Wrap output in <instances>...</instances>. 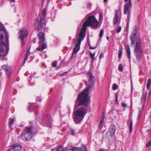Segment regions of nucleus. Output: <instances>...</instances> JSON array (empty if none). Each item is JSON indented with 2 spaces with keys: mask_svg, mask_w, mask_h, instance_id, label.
I'll list each match as a JSON object with an SVG mask.
<instances>
[{
  "mask_svg": "<svg viewBox=\"0 0 151 151\" xmlns=\"http://www.w3.org/2000/svg\"><path fill=\"white\" fill-rule=\"evenodd\" d=\"M89 78L88 79L89 85L83 91L77 95L75 104V108H77L78 106L83 105L85 107L88 106L91 103V99L89 95V89H92L94 86L95 79L92 74L88 73Z\"/></svg>",
  "mask_w": 151,
  "mask_h": 151,
  "instance_id": "nucleus-1",
  "label": "nucleus"
},
{
  "mask_svg": "<svg viewBox=\"0 0 151 151\" xmlns=\"http://www.w3.org/2000/svg\"><path fill=\"white\" fill-rule=\"evenodd\" d=\"M99 22L96 19L94 15H90L87 18L83 23L80 32L86 35V32L88 26H89L92 28L96 29L98 28Z\"/></svg>",
  "mask_w": 151,
  "mask_h": 151,
  "instance_id": "nucleus-2",
  "label": "nucleus"
},
{
  "mask_svg": "<svg viewBox=\"0 0 151 151\" xmlns=\"http://www.w3.org/2000/svg\"><path fill=\"white\" fill-rule=\"evenodd\" d=\"M37 132L38 129L32 126L27 127L19 137L24 141H29L32 137V136L36 134Z\"/></svg>",
  "mask_w": 151,
  "mask_h": 151,
  "instance_id": "nucleus-3",
  "label": "nucleus"
},
{
  "mask_svg": "<svg viewBox=\"0 0 151 151\" xmlns=\"http://www.w3.org/2000/svg\"><path fill=\"white\" fill-rule=\"evenodd\" d=\"M87 107H85L83 105H81L78 106L77 108H76L75 107V105H74V109H77L78 107L80 106H84V107H81L78 108L76 111L75 114L74 116V120L76 124L80 123L83 120L84 116L87 113V110L86 108Z\"/></svg>",
  "mask_w": 151,
  "mask_h": 151,
  "instance_id": "nucleus-4",
  "label": "nucleus"
},
{
  "mask_svg": "<svg viewBox=\"0 0 151 151\" xmlns=\"http://www.w3.org/2000/svg\"><path fill=\"white\" fill-rule=\"evenodd\" d=\"M86 35L80 32L76 36V38H73V43H75V47L73 51L71 58H72L74 54H76L80 50V46L81 41L84 39Z\"/></svg>",
  "mask_w": 151,
  "mask_h": 151,
  "instance_id": "nucleus-5",
  "label": "nucleus"
},
{
  "mask_svg": "<svg viewBox=\"0 0 151 151\" xmlns=\"http://www.w3.org/2000/svg\"><path fill=\"white\" fill-rule=\"evenodd\" d=\"M37 36L39 38V47L37 48L36 50L42 51L47 47L45 35L44 33L41 32L38 34Z\"/></svg>",
  "mask_w": 151,
  "mask_h": 151,
  "instance_id": "nucleus-6",
  "label": "nucleus"
},
{
  "mask_svg": "<svg viewBox=\"0 0 151 151\" xmlns=\"http://www.w3.org/2000/svg\"><path fill=\"white\" fill-rule=\"evenodd\" d=\"M136 46L134 47V53L136 55L137 61H140L142 58L143 52L141 47L142 41L140 40H137L136 42Z\"/></svg>",
  "mask_w": 151,
  "mask_h": 151,
  "instance_id": "nucleus-7",
  "label": "nucleus"
},
{
  "mask_svg": "<svg viewBox=\"0 0 151 151\" xmlns=\"http://www.w3.org/2000/svg\"><path fill=\"white\" fill-rule=\"evenodd\" d=\"M42 124L45 126L51 128L52 127V120L50 114H47L44 116L42 122Z\"/></svg>",
  "mask_w": 151,
  "mask_h": 151,
  "instance_id": "nucleus-8",
  "label": "nucleus"
},
{
  "mask_svg": "<svg viewBox=\"0 0 151 151\" xmlns=\"http://www.w3.org/2000/svg\"><path fill=\"white\" fill-rule=\"evenodd\" d=\"M132 4L131 3V0H129V2L127 3L124 6V14H127L128 13L127 19L129 20L130 15L131 11L130 10L132 9Z\"/></svg>",
  "mask_w": 151,
  "mask_h": 151,
  "instance_id": "nucleus-9",
  "label": "nucleus"
},
{
  "mask_svg": "<svg viewBox=\"0 0 151 151\" xmlns=\"http://www.w3.org/2000/svg\"><path fill=\"white\" fill-rule=\"evenodd\" d=\"M40 18V16H38L35 23V29L38 32L42 31L44 22V20H42Z\"/></svg>",
  "mask_w": 151,
  "mask_h": 151,
  "instance_id": "nucleus-10",
  "label": "nucleus"
},
{
  "mask_svg": "<svg viewBox=\"0 0 151 151\" xmlns=\"http://www.w3.org/2000/svg\"><path fill=\"white\" fill-rule=\"evenodd\" d=\"M8 50V46L4 42H1L0 44V56H3L6 55Z\"/></svg>",
  "mask_w": 151,
  "mask_h": 151,
  "instance_id": "nucleus-11",
  "label": "nucleus"
},
{
  "mask_svg": "<svg viewBox=\"0 0 151 151\" xmlns=\"http://www.w3.org/2000/svg\"><path fill=\"white\" fill-rule=\"evenodd\" d=\"M19 34L20 35L19 38L21 41V45L23 46L24 44V39L27 35L28 32L26 29H24L21 30L19 32Z\"/></svg>",
  "mask_w": 151,
  "mask_h": 151,
  "instance_id": "nucleus-12",
  "label": "nucleus"
},
{
  "mask_svg": "<svg viewBox=\"0 0 151 151\" xmlns=\"http://www.w3.org/2000/svg\"><path fill=\"white\" fill-rule=\"evenodd\" d=\"M139 28L138 27L135 26L134 27L133 33L130 36V40L131 41V44L133 45H134L136 37L137 36V34Z\"/></svg>",
  "mask_w": 151,
  "mask_h": 151,
  "instance_id": "nucleus-13",
  "label": "nucleus"
},
{
  "mask_svg": "<svg viewBox=\"0 0 151 151\" xmlns=\"http://www.w3.org/2000/svg\"><path fill=\"white\" fill-rule=\"evenodd\" d=\"M116 127L115 125L112 124L111 125L109 129V131L106 133V135L107 137H109L108 134L110 133L109 136L112 137L115 135L116 131Z\"/></svg>",
  "mask_w": 151,
  "mask_h": 151,
  "instance_id": "nucleus-14",
  "label": "nucleus"
},
{
  "mask_svg": "<svg viewBox=\"0 0 151 151\" xmlns=\"http://www.w3.org/2000/svg\"><path fill=\"white\" fill-rule=\"evenodd\" d=\"M2 68L4 70L7 77H10L12 74L11 67L8 65H4L2 66Z\"/></svg>",
  "mask_w": 151,
  "mask_h": 151,
  "instance_id": "nucleus-15",
  "label": "nucleus"
},
{
  "mask_svg": "<svg viewBox=\"0 0 151 151\" xmlns=\"http://www.w3.org/2000/svg\"><path fill=\"white\" fill-rule=\"evenodd\" d=\"M10 147L12 151H19L22 148L21 146L17 143L12 145Z\"/></svg>",
  "mask_w": 151,
  "mask_h": 151,
  "instance_id": "nucleus-16",
  "label": "nucleus"
},
{
  "mask_svg": "<svg viewBox=\"0 0 151 151\" xmlns=\"http://www.w3.org/2000/svg\"><path fill=\"white\" fill-rule=\"evenodd\" d=\"M119 12V11L118 10H116L115 11V15L113 20V24L114 25L116 24L118 22Z\"/></svg>",
  "mask_w": 151,
  "mask_h": 151,
  "instance_id": "nucleus-17",
  "label": "nucleus"
},
{
  "mask_svg": "<svg viewBox=\"0 0 151 151\" xmlns=\"http://www.w3.org/2000/svg\"><path fill=\"white\" fill-rule=\"evenodd\" d=\"M39 107V105H37L35 103H31L28 108V110L29 111L31 112L34 110L37 109Z\"/></svg>",
  "mask_w": 151,
  "mask_h": 151,
  "instance_id": "nucleus-18",
  "label": "nucleus"
},
{
  "mask_svg": "<svg viewBox=\"0 0 151 151\" xmlns=\"http://www.w3.org/2000/svg\"><path fill=\"white\" fill-rule=\"evenodd\" d=\"M127 55V58L128 59L129 62H131V51L129 46L127 45L126 47Z\"/></svg>",
  "mask_w": 151,
  "mask_h": 151,
  "instance_id": "nucleus-19",
  "label": "nucleus"
},
{
  "mask_svg": "<svg viewBox=\"0 0 151 151\" xmlns=\"http://www.w3.org/2000/svg\"><path fill=\"white\" fill-rule=\"evenodd\" d=\"M147 94V93L145 94L144 92H143L141 96V103H142L143 105H144L146 103V99Z\"/></svg>",
  "mask_w": 151,
  "mask_h": 151,
  "instance_id": "nucleus-20",
  "label": "nucleus"
},
{
  "mask_svg": "<svg viewBox=\"0 0 151 151\" xmlns=\"http://www.w3.org/2000/svg\"><path fill=\"white\" fill-rule=\"evenodd\" d=\"M46 9L45 8H44L42 12V15H39L38 16H40L41 17L40 19H42V20H44L45 18L46 17Z\"/></svg>",
  "mask_w": 151,
  "mask_h": 151,
  "instance_id": "nucleus-21",
  "label": "nucleus"
},
{
  "mask_svg": "<svg viewBox=\"0 0 151 151\" xmlns=\"http://www.w3.org/2000/svg\"><path fill=\"white\" fill-rule=\"evenodd\" d=\"M54 151H65V149L63 146H60L57 148L55 149Z\"/></svg>",
  "mask_w": 151,
  "mask_h": 151,
  "instance_id": "nucleus-22",
  "label": "nucleus"
},
{
  "mask_svg": "<svg viewBox=\"0 0 151 151\" xmlns=\"http://www.w3.org/2000/svg\"><path fill=\"white\" fill-rule=\"evenodd\" d=\"M132 123H133V122L132 120V119H131L130 120V122L129 124V132L131 133L133 129V127H132Z\"/></svg>",
  "mask_w": 151,
  "mask_h": 151,
  "instance_id": "nucleus-23",
  "label": "nucleus"
},
{
  "mask_svg": "<svg viewBox=\"0 0 151 151\" xmlns=\"http://www.w3.org/2000/svg\"><path fill=\"white\" fill-rule=\"evenodd\" d=\"M89 54L90 55V57L91 58V62H93V60L94 59V56L95 55V52L93 54L90 51L89 52Z\"/></svg>",
  "mask_w": 151,
  "mask_h": 151,
  "instance_id": "nucleus-24",
  "label": "nucleus"
},
{
  "mask_svg": "<svg viewBox=\"0 0 151 151\" xmlns=\"http://www.w3.org/2000/svg\"><path fill=\"white\" fill-rule=\"evenodd\" d=\"M104 32V29H101L100 30L99 35L100 38H101L102 37L103 35Z\"/></svg>",
  "mask_w": 151,
  "mask_h": 151,
  "instance_id": "nucleus-25",
  "label": "nucleus"
},
{
  "mask_svg": "<svg viewBox=\"0 0 151 151\" xmlns=\"http://www.w3.org/2000/svg\"><path fill=\"white\" fill-rule=\"evenodd\" d=\"M119 93V92H116V93L115 95V98L116 99L115 100V102H116V104H119V102L118 101V94Z\"/></svg>",
  "mask_w": 151,
  "mask_h": 151,
  "instance_id": "nucleus-26",
  "label": "nucleus"
},
{
  "mask_svg": "<svg viewBox=\"0 0 151 151\" xmlns=\"http://www.w3.org/2000/svg\"><path fill=\"white\" fill-rule=\"evenodd\" d=\"M118 87V85L115 83H114L112 86V89L113 90H116L117 89Z\"/></svg>",
  "mask_w": 151,
  "mask_h": 151,
  "instance_id": "nucleus-27",
  "label": "nucleus"
},
{
  "mask_svg": "<svg viewBox=\"0 0 151 151\" xmlns=\"http://www.w3.org/2000/svg\"><path fill=\"white\" fill-rule=\"evenodd\" d=\"M57 64V61L55 60L53 61L52 64V66L53 68L56 67Z\"/></svg>",
  "mask_w": 151,
  "mask_h": 151,
  "instance_id": "nucleus-28",
  "label": "nucleus"
},
{
  "mask_svg": "<svg viewBox=\"0 0 151 151\" xmlns=\"http://www.w3.org/2000/svg\"><path fill=\"white\" fill-rule=\"evenodd\" d=\"M70 130L71 131L70 133L72 136H75L76 135L75 131L74 129H71Z\"/></svg>",
  "mask_w": 151,
  "mask_h": 151,
  "instance_id": "nucleus-29",
  "label": "nucleus"
},
{
  "mask_svg": "<svg viewBox=\"0 0 151 151\" xmlns=\"http://www.w3.org/2000/svg\"><path fill=\"white\" fill-rule=\"evenodd\" d=\"M104 114L103 113L102 115L101 116V118L100 123H101V124H103L104 122Z\"/></svg>",
  "mask_w": 151,
  "mask_h": 151,
  "instance_id": "nucleus-30",
  "label": "nucleus"
},
{
  "mask_svg": "<svg viewBox=\"0 0 151 151\" xmlns=\"http://www.w3.org/2000/svg\"><path fill=\"white\" fill-rule=\"evenodd\" d=\"M98 43H99V42H98L97 44V45H96V46L95 47H91V45H90V43H88V45L89 46V47H90V48L91 49V50H93V49H96L97 47V45H98Z\"/></svg>",
  "mask_w": 151,
  "mask_h": 151,
  "instance_id": "nucleus-31",
  "label": "nucleus"
},
{
  "mask_svg": "<svg viewBox=\"0 0 151 151\" xmlns=\"http://www.w3.org/2000/svg\"><path fill=\"white\" fill-rule=\"evenodd\" d=\"M98 43H99V42H98L97 44V45H96V46L95 47H91V45H90V43H88V45L89 46V47H90V48L91 49V50H93V49H96L97 47V45H98Z\"/></svg>",
  "mask_w": 151,
  "mask_h": 151,
  "instance_id": "nucleus-32",
  "label": "nucleus"
},
{
  "mask_svg": "<svg viewBox=\"0 0 151 151\" xmlns=\"http://www.w3.org/2000/svg\"><path fill=\"white\" fill-rule=\"evenodd\" d=\"M118 69L121 72H122L123 71V67L122 64H119L118 66Z\"/></svg>",
  "mask_w": 151,
  "mask_h": 151,
  "instance_id": "nucleus-33",
  "label": "nucleus"
},
{
  "mask_svg": "<svg viewBox=\"0 0 151 151\" xmlns=\"http://www.w3.org/2000/svg\"><path fill=\"white\" fill-rule=\"evenodd\" d=\"M73 151H82L81 149L77 147H75L74 148H72Z\"/></svg>",
  "mask_w": 151,
  "mask_h": 151,
  "instance_id": "nucleus-34",
  "label": "nucleus"
},
{
  "mask_svg": "<svg viewBox=\"0 0 151 151\" xmlns=\"http://www.w3.org/2000/svg\"><path fill=\"white\" fill-rule=\"evenodd\" d=\"M123 52L121 51H119L118 52V58L120 59L122 58Z\"/></svg>",
  "mask_w": 151,
  "mask_h": 151,
  "instance_id": "nucleus-35",
  "label": "nucleus"
},
{
  "mask_svg": "<svg viewBox=\"0 0 151 151\" xmlns=\"http://www.w3.org/2000/svg\"><path fill=\"white\" fill-rule=\"evenodd\" d=\"M81 150L82 151H88L86 147L84 145L82 147Z\"/></svg>",
  "mask_w": 151,
  "mask_h": 151,
  "instance_id": "nucleus-36",
  "label": "nucleus"
},
{
  "mask_svg": "<svg viewBox=\"0 0 151 151\" xmlns=\"http://www.w3.org/2000/svg\"><path fill=\"white\" fill-rule=\"evenodd\" d=\"M146 147H149L151 146V140H150L149 142L146 144Z\"/></svg>",
  "mask_w": 151,
  "mask_h": 151,
  "instance_id": "nucleus-37",
  "label": "nucleus"
},
{
  "mask_svg": "<svg viewBox=\"0 0 151 151\" xmlns=\"http://www.w3.org/2000/svg\"><path fill=\"white\" fill-rule=\"evenodd\" d=\"M4 29H5V28L4 25L2 23H0V29L4 30Z\"/></svg>",
  "mask_w": 151,
  "mask_h": 151,
  "instance_id": "nucleus-38",
  "label": "nucleus"
},
{
  "mask_svg": "<svg viewBox=\"0 0 151 151\" xmlns=\"http://www.w3.org/2000/svg\"><path fill=\"white\" fill-rule=\"evenodd\" d=\"M4 36L3 34H1L0 32V42L2 41V39H3Z\"/></svg>",
  "mask_w": 151,
  "mask_h": 151,
  "instance_id": "nucleus-39",
  "label": "nucleus"
},
{
  "mask_svg": "<svg viewBox=\"0 0 151 151\" xmlns=\"http://www.w3.org/2000/svg\"><path fill=\"white\" fill-rule=\"evenodd\" d=\"M121 26L119 27L117 29L116 32L117 33H119L121 31Z\"/></svg>",
  "mask_w": 151,
  "mask_h": 151,
  "instance_id": "nucleus-40",
  "label": "nucleus"
},
{
  "mask_svg": "<svg viewBox=\"0 0 151 151\" xmlns=\"http://www.w3.org/2000/svg\"><path fill=\"white\" fill-rule=\"evenodd\" d=\"M28 57L25 56V58L24 59V60L23 61V64H24L25 63L26 61L27 60L28 58Z\"/></svg>",
  "mask_w": 151,
  "mask_h": 151,
  "instance_id": "nucleus-41",
  "label": "nucleus"
},
{
  "mask_svg": "<svg viewBox=\"0 0 151 151\" xmlns=\"http://www.w3.org/2000/svg\"><path fill=\"white\" fill-rule=\"evenodd\" d=\"M141 115H142V113L141 112L140 110L138 112V116L137 117V119L138 120L139 119L140 116H141Z\"/></svg>",
  "mask_w": 151,
  "mask_h": 151,
  "instance_id": "nucleus-42",
  "label": "nucleus"
},
{
  "mask_svg": "<svg viewBox=\"0 0 151 151\" xmlns=\"http://www.w3.org/2000/svg\"><path fill=\"white\" fill-rule=\"evenodd\" d=\"M147 84L151 85V79L150 78H149L148 79Z\"/></svg>",
  "mask_w": 151,
  "mask_h": 151,
  "instance_id": "nucleus-43",
  "label": "nucleus"
},
{
  "mask_svg": "<svg viewBox=\"0 0 151 151\" xmlns=\"http://www.w3.org/2000/svg\"><path fill=\"white\" fill-rule=\"evenodd\" d=\"M127 106V105L125 103H122V107L124 108L126 107Z\"/></svg>",
  "mask_w": 151,
  "mask_h": 151,
  "instance_id": "nucleus-44",
  "label": "nucleus"
},
{
  "mask_svg": "<svg viewBox=\"0 0 151 151\" xmlns=\"http://www.w3.org/2000/svg\"><path fill=\"white\" fill-rule=\"evenodd\" d=\"M30 53V52L29 50H28L27 52L26 53L25 55V56L28 57Z\"/></svg>",
  "mask_w": 151,
  "mask_h": 151,
  "instance_id": "nucleus-45",
  "label": "nucleus"
},
{
  "mask_svg": "<svg viewBox=\"0 0 151 151\" xmlns=\"http://www.w3.org/2000/svg\"><path fill=\"white\" fill-rule=\"evenodd\" d=\"M101 19H103V15L101 14H99V20H101Z\"/></svg>",
  "mask_w": 151,
  "mask_h": 151,
  "instance_id": "nucleus-46",
  "label": "nucleus"
},
{
  "mask_svg": "<svg viewBox=\"0 0 151 151\" xmlns=\"http://www.w3.org/2000/svg\"><path fill=\"white\" fill-rule=\"evenodd\" d=\"M104 57V54L102 52H101L100 53V56L99 57L100 59H101L102 58H103Z\"/></svg>",
  "mask_w": 151,
  "mask_h": 151,
  "instance_id": "nucleus-47",
  "label": "nucleus"
},
{
  "mask_svg": "<svg viewBox=\"0 0 151 151\" xmlns=\"http://www.w3.org/2000/svg\"><path fill=\"white\" fill-rule=\"evenodd\" d=\"M13 123V122L10 121L9 124V127H11Z\"/></svg>",
  "mask_w": 151,
  "mask_h": 151,
  "instance_id": "nucleus-48",
  "label": "nucleus"
},
{
  "mask_svg": "<svg viewBox=\"0 0 151 151\" xmlns=\"http://www.w3.org/2000/svg\"><path fill=\"white\" fill-rule=\"evenodd\" d=\"M83 86V84L82 83H80V86L79 87V89H80Z\"/></svg>",
  "mask_w": 151,
  "mask_h": 151,
  "instance_id": "nucleus-49",
  "label": "nucleus"
},
{
  "mask_svg": "<svg viewBox=\"0 0 151 151\" xmlns=\"http://www.w3.org/2000/svg\"><path fill=\"white\" fill-rule=\"evenodd\" d=\"M36 100L40 102L42 100L41 98H40L39 97H38L37 99Z\"/></svg>",
  "mask_w": 151,
  "mask_h": 151,
  "instance_id": "nucleus-50",
  "label": "nucleus"
},
{
  "mask_svg": "<svg viewBox=\"0 0 151 151\" xmlns=\"http://www.w3.org/2000/svg\"><path fill=\"white\" fill-rule=\"evenodd\" d=\"M5 37H6V40H8V35L7 34H6Z\"/></svg>",
  "mask_w": 151,
  "mask_h": 151,
  "instance_id": "nucleus-51",
  "label": "nucleus"
},
{
  "mask_svg": "<svg viewBox=\"0 0 151 151\" xmlns=\"http://www.w3.org/2000/svg\"><path fill=\"white\" fill-rule=\"evenodd\" d=\"M150 85L147 84V88L148 90H149L150 88Z\"/></svg>",
  "mask_w": 151,
  "mask_h": 151,
  "instance_id": "nucleus-52",
  "label": "nucleus"
},
{
  "mask_svg": "<svg viewBox=\"0 0 151 151\" xmlns=\"http://www.w3.org/2000/svg\"><path fill=\"white\" fill-rule=\"evenodd\" d=\"M64 62H63V61H61L60 63V66H59V67L60 68L61 67V65H62V64H64Z\"/></svg>",
  "mask_w": 151,
  "mask_h": 151,
  "instance_id": "nucleus-53",
  "label": "nucleus"
},
{
  "mask_svg": "<svg viewBox=\"0 0 151 151\" xmlns=\"http://www.w3.org/2000/svg\"><path fill=\"white\" fill-rule=\"evenodd\" d=\"M102 124H101V123H100V124H99V129H101L102 127Z\"/></svg>",
  "mask_w": 151,
  "mask_h": 151,
  "instance_id": "nucleus-54",
  "label": "nucleus"
},
{
  "mask_svg": "<svg viewBox=\"0 0 151 151\" xmlns=\"http://www.w3.org/2000/svg\"><path fill=\"white\" fill-rule=\"evenodd\" d=\"M129 22H128L127 23V25H126V28L127 29H129Z\"/></svg>",
  "mask_w": 151,
  "mask_h": 151,
  "instance_id": "nucleus-55",
  "label": "nucleus"
},
{
  "mask_svg": "<svg viewBox=\"0 0 151 151\" xmlns=\"http://www.w3.org/2000/svg\"><path fill=\"white\" fill-rule=\"evenodd\" d=\"M123 49L122 48V47L119 51H122L123 52Z\"/></svg>",
  "mask_w": 151,
  "mask_h": 151,
  "instance_id": "nucleus-56",
  "label": "nucleus"
},
{
  "mask_svg": "<svg viewBox=\"0 0 151 151\" xmlns=\"http://www.w3.org/2000/svg\"><path fill=\"white\" fill-rule=\"evenodd\" d=\"M15 0H9V1H10L11 2H13L14 3L15 2Z\"/></svg>",
  "mask_w": 151,
  "mask_h": 151,
  "instance_id": "nucleus-57",
  "label": "nucleus"
},
{
  "mask_svg": "<svg viewBox=\"0 0 151 151\" xmlns=\"http://www.w3.org/2000/svg\"><path fill=\"white\" fill-rule=\"evenodd\" d=\"M61 1L60 0H57V2L58 3H60L61 2Z\"/></svg>",
  "mask_w": 151,
  "mask_h": 151,
  "instance_id": "nucleus-58",
  "label": "nucleus"
},
{
  "mask_svg": "<svg viewBox=\"0 0 151 151\" xmlns=\"http://www.w3.org/2000/svg\"><path fill=\"white\" fill-rule=\"evenodd\" d=\"M106 38L108 41H109V36H107L106 37Z\"/></svg>",
  "mask_w": 151,
  "mask_h": 151,
  "instance_id": "nucleus-59",
  "label": "nucleus"
},
{
  "mask_svg": "<svg viewBox=\"0 0 151 151\" xmlns=\"http://www.w3.org/2000/svg\"><path fill=\"white\" fill-rule=\"evenodd\" d=\"M151 94V91H150L149 93L148 96H150Z\"/></svg>",
  "mask_w": 151,
  "mask_h": 151,
  "instance_id": "nucleus-60",
  "label": "nucleus"
},
{
  "mask_svg": "<svg viewBox=\"0 0 151 151\" xmlns=\"http://www.w3.org/2000/svg\"><path fill=\"white\" fill-rule=\"evenodd\" d=\"M15 119L14 118L12 119V120L11 121L13 122L14 123V122L15 121Z\"/></svg>",
  "mask_w": 151,
  "mask_h": 151,
  "instance_id": "nucleus-61",
  "label": "nucleus"
},
{
  "mask_svg": "<svg viewBox=\"0 0 151 151\" xmlns=\"http://www.w3.org/2000/svg\"><path fill=\"white\" fill-rule=\"evenodd\" d=\"M99 151H104V149H101L99 150Z\"/></svg>",
  "mask_w": 151,
  "mask_h": 151,
  "instance_id": "nucleus-62",
  "label": "nucleus"
},
{
  "mask_svg": "<svg viewBox=\"0 0 151 151\" xmlns=\"http://www.w3.org/2000/svg\"><path fill=\"white\" fill-rule=\"evenodd\" d=\"M87 43H90L89 40V38L88 39V40H87Z\"/></svg>",
  "mask_w": 151,
  "mask_h": 151,
  "instance_id": "nucleus-63",
  "label": "nucleus"
},
{
  "mask_svg": "<svg viewBox=\"0 0 151 151\" xmlns=\"http://www.w3.org/2000/svg\"><path fill=\"white\" fill-rule=\"evenodd\" d=\"M108 0H104V2H106Z\"/></svg>",
  "mask_w": 151,
  "mask_h": 151,
  "instance_id": "nucleus-64",
  "label": "nucleus"
}]
</instances>
